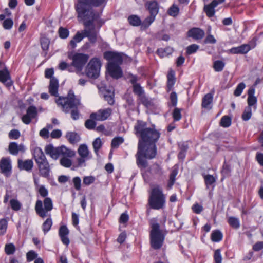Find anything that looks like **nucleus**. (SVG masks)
Wrapping results in <instances>:
<instances>
[{"mask_svg": "<svg viewBox=\"0 0 263 263\" xmlns=\"http://www.w3.org/2000/svg\"><path fill=\"white\" fill-rule=\"evenodd\" d=\"M135 134L139 135L138 143V154L147 155L146 152L151 154V157L154 156L157 149V144L160 137V132L156 128V125L152 124L151 127H147V123L142 120H138L134 126Z\"/></svg>", "mask_w": 263, "mask_h": 263, "instance_id": "obj_1", "label": "nucleus"}, {"mask_svg": "<svg viewBox=\"0 0 263 263\" xmlns=\"http://www.w3.org/2000/svg\"><path fill=\"white\" fill-rule=\"evenodd\" d=\"M108 0H78L74 5L78 17L83 21L85 27H96L94 22L100 18V13L95 12L93 8L103 5L104 7Z\"/></svg>", "mask_w": 263, "mask_h": 263, "instance_id": "obj_2", "label": "nucleus"}, {"mask_svg": "<svg viewBox=\"0 0 263 263\" xmlns=\"http://www.w3.org/2000/svg\"><path fill=\"white\" fill-rule=\"evenodd\" d=\"M103 58L108 61L106 66L105 78L108 80L107 73L114 79L118 80L122 78L123 72L121 65L124 60L131 62L132 59L124 52L116 51H106L103 53Z\"/></svg>", "mask_w": 263, "mask_h": 263, "instance_id": "obj_3", "label": "nucleus"}, {"mask_svg": "<svg viewBox=\"0 0 263 263\" xmlns=\"http://www.w3.org/2000/svg\"><path fill=\"white\" fill-rule=\"evenodd\" d=\"M147 155H141L138 154V149L135 155L136 164L139 168L142 178L145 182H148L151 180L150 175L155 179H159L160 178L163 172L161 166L157 163L155 162L152 165L148 166V160H152L155 158L157 154V149H156V153L154 156L151 157L150 152H146Z\"/></svg>", "mask_w": 263, "mask_h": 263, "instance_id": "obj_4", "label": "nucleus"}, {"mask_svg": "<svg viewBox=\"0 0 263 263\" xmlns=\"http://www.w3.org/2000/svg\"><path fill=\"white\" fill-rule=\"evenodd\" d=\"M33 157L37 163L40 175L45 178L49 176L50 166L42 148L36 147L32 153Z\"/></svg>", "mask_w": 263, "mask_h": 263, "instance_id": "obj_5", "label": "nucleus"}, {"mask_svg": "<svg viewBox=\"0 0 263 263\" xmlns=\"http://www.w3.org/2000/svg\"><path fill=\"white\" fill-rule=\"evenodd\" d=\"M152 230L151 231V245L154 249H160L164 239V236L160 230L159 224L155 219H152L150 222Z\"/></svg>", "mask_w": 263, "mask_h": 263, "instance_id": "obj_6", "label": "nucleus"}, {"mask_svg": "<svg viewBox=\"0 0 263 263\" xmlns=\"http://www.w3.org/2000/svg\"><path fill=\"white\" fill-rule=\"evenodd\" d=\"M68 58L72 60L71 65L74 67L77 71L80 72L82 70L88 61L89 55L88 54L74 52L72 51L68 52Z\"/></svg>", "mask_w": 263, "mask_h": 263, "instance_id": "obj_7", "label": "nucleus"}, {"mask_svg": "<svg viewBox=\"0 0 263 263\" xmlns=\"http://www.w3.org/2000/svg\"><path fill=\"white\" fill-rule=\"evenodd\" d=\"M102 63L99 58L94 57L91 59L85 68V73L89 78L96 79L100 75V69Z\"/></svg>", "mask_w": 263, "mask_h": 263, "instance_id": "obj_8", "label": "nucleus"}, {"mask_svg": "<svg viewBox=\"0 0 263 263\" xmlns=\"http://www.w3.org/2000/svg\"><path fill=\"white\" fill-rule=\"evenodd\" d=\"M64 149L68 151L69 153H72L71 155L69 154V157L74 156V153L64 145L54 147L52 144H49L45 146V153L47 155H49L51 158L54 160H57L61 155L64 156L65 155Z\"/></svg>", "mask_w": 263, "mask_h": 263, "instance_id": "obj_9", "label": "nucleus"}, {"mask_svg": "<svg viewBox=\"0 0 263 263\" xmlns=\"http://www.w3.org/2000/svg\"><path fill=\"white\" fill-rule=\"evenodd\" d=\"M53 208L52 202L50 198H45L44 200V208L43 202L41 200L36 201L35 209L36 213L41 217L46 216V212L50 211Z\"/></svg>", "mask_w": 263, "mask_h": 263, "instance_id": "obj_10", "label": "nucleus"}, {"mask_svg": "<svg viewBox=\"0 0 263 263\" xmlns=\"http://www.w3.org/2000/svg\"><path fill=\"white\" fill-rule=\"evenodd\" d=\"M0 173L9 178L12 173V162L10 157H3L0 160Z\"/></svg>", "mask_w": 263, "mask_h": 263, "instance_id": "obj_11", "label": "nucleus"}, {"mask_svg": "<svg viewBox=\"0 0 263 263\" xmlns=\"http://www.w3.org/2000/svg\"><path fill=\"white\" fill-rule=\"evenodd\" d=\"M232 161V160L231 159L228 160H227L226 158L224 159L222 166L220 171L221 176L220 179L221 182H223L226 178L231 176V173L233 170Z\"/></svg>", "mask_w": 263, "mask_h": 263, "instance_id": "obj_12", "label": "nucleus"}, {"mask_svg": "<svg viewBox=\"0 0 263 263\" xmlns=\"http://www.w3.org/2000/svg\"><path fill=\"white\" fill-rule=\"evenodd\" d=\"M0 82L8 88L13 85L14 81L11 79L10 72L6 66L3 69H0Z\"/></svg>", "mask_w": 263, "mask_h": 263, "instance_id": "obj_13", "label": "nucleus"}, {"mask_svg": "<svg viewBox=\"0 0 263 263\" xmlns=\"http://www.w3.org/2000/svg\"><path fill=\"white\" fill-rule=\"evenodd\" d=\"M69 108H77L80 104V99L77 98L72 89H70L65 97Z\"/></svg>", "mask_w": 263, "mask_h": 263, "instance_id": "obj_14", "label": "nucleus"}, {"mask_svg": "<svg viewBox=\"0 0 263 263\" xmlns=\"http://www.w3.org/2000/svg\"><path fill=\"white\" fill-rule=\"evenodd\" d=\"M145 7L149 12L150 15L156 17L159 12L160 5L157 0L147 1L145 3Z\"/></svg>", "mask_w": 263, "mask_h": 263, "instance_id": "obj_15", "label": "nucleus"}, {"mask_svg": "<svg viewBox=\"0 0 263 263\" xmlns=\"http://www.w3.org/2000/svg\"><path fill=\"white\" fill-rule=\"evenodd\" d=\"M111 109L108 108L105 109H100L98 110V114L97 112H92L90 114V118L98 121H104L108 119L111 114Z\"/></svg>", "mask_w": 263, "mask_h": 263, "instance_id": "obj_16", "label": "nucleus"}, {"mask_svg": "<svg viewBox=\"0 0 263 263\" xmlns=\"http://www.w3.org/2000/svg\"><path fill=\"white\" fill-rule=\"evenodd\" d=\"M187 36L196 40H201L205 35L204 31L199 27H193L187 32Z\"/></svg>", "mask_w": 263, "mask_h": 263, "instance_id": "obj_17", "label": "nucleus"}, {"mask_svg": "<svg viewBox=\"0 0 263 263\" xmlns=\"http://www.w3.org/2000/svg\"><path fill=\"white\" fill-rule=\"evenodd\" d=\"M255 92V91L253 88L249 89L248 90V106L247 107L249 108L253 107L254 110H256L257 106V98L254 96Z\"/></svg>", "mask_w": 263, "mask_h": 263, "instance_id": "obj_18", "label": "nucleus"}, {"mask_svg": "<svg viewBox=\"0 0 263 263\" xmlns=\"http://www.w3.org/2000/svg\"><path fill=\"white\" fill-rule=\"evenodd\" d=\"M33 162L32 159H27L24 161L21 159L17 160V167L20 170L31 172L33 167Z\"/></svg>", "mask_w": 263, "mask_h": 263, "instance_id": "obj_19", "label": "nucleus"}, {"mask_svg": "<svg viewBox=\"0 0 263 263\" xmlns=\"http://www.w3.org/2000/svg\"><path fill=\"white\" fill-rule=\"evenodd\" d=\"M59 87V80L55 77H53L50 79V83L48 87L49 92L50 94L54 97L59 96L58 89Z\"/></svg>", "mask_w": 263, "mask_h": 263, "instance_id": "obj_20", "label": "nucleus"}, {"mask_svg": "<svg viewBox=\"0 0 263 263\" xmlns=\"http://www.w3.org/2000/svg\"><path fill=\"white\" fill-rule=\"evenodd\" d=\"M176 79L175 77V71L170 68L167 74L166 91H170L175 84Z\"/></svg>", "mask_w": 263, "mask_h": 263, "instance_id": "obj_21", "label": "nucleus"}, {"mask_svg": "<svg viewBox=\"0 0 263 263\" xmlns=\"http://www.w3.org/2000/svg\"><path fill=\"white\" fill-rule=\"evenodd\" d=\"M202 176L204 178V183L207 189L211 187L214 189L216 186L217 177L213 175L207 174L205 173H202Z\"/></svg>", "mask_w": 263, "mask_h": 263, "instance_id": "obj_22", "label": "nucleus"}, {"mask_svg": "<svg viewBox=\"0 0 263 263\" xmlns=\"http://www.w3.org/2000/svg\"><path fill=\"white\" fill-rule=\"evenodd\" d=\"M88 30H84L85 32V37H88L89 42L92 44H94L97 40V32L95 30V28L92 27H85Z\"/></svg>", "mask_w": 263, "mask_h": 263, "instance_id": "obj_23", "label": "nucleus"}, {"mask_svg": "<svg viewBox=\"0 0 263 263\" xmlns=\"http://www.w3.org/2000/svg\"><path fill=\"white\" fill-rule=\"evenodd\" d=\"M213 100V93L209 92L204 96L202 99L201 107L203 108L210 109Z\"/></svg>", "mask_w": 263, "mask_h": 263, "instance_id": "obj_24", "label": "nucleus"}, {"mask_svg": "<svg viewBox=\"0 0 263 263\" xmlns=\"http://www.w3.org/2000/svg\"><path fill=\"white\" fill-rule=\"evenodd\" d=\"M39 41L42 50H49L50 39L47 37L46 33H40Z\"/></svg>", "mask_w": 263, "mask_h": 263, "instance_id": "obj_25", "label": "nucleus"}, {"mask_svg": "<svg viewBox=\"0 0 263 263\" xmlns=\"http://www.w3.org/2000/svg\"><path fill=\"white\" fill-rule=\"evenodd\" d=\"M148 203L154 209L162 208L165 204L164 198H149Z\"/></svg>", "mask_w": 263, "mask_h": 263, "instance_id": "obj_26", "label": "nucleus"}, {"mask_svg": "<svg viewBox=\"0 0 263 263\" xmlns=\"http://www.w3.org/2000/svg\"><path fill=\"white\" fill-rule=\"evenodd\" d=\"M216 7L212 2L208 4L204 5L203 11L209 18H211L215 16L216 13L215 8Z\"/></svg>", "mask_w": 263, "mask_h": 263, "instance_id": "obj_27", "label": "nucleus"}, {"mask_svg": "<svg viewBox=\"0 0 263 263\" xmlns=\"http://www.w3.org/2000/svg\"><path fill=\"white\" fill-rule=\"evenodd\" d=\"M69 233V231L66 226H62L59 230V235L61 237L62 242L68 245L69 243V240L67 235Z\"/></svg>", "mask_w": 263, "mask_h": 263, "instance_id": "obj_28", "label": "nucleus"}, {"mask_svg": "<svg viewBox=\"0 0 263 263\" xmlns=\"http://www.w3.org/2000/svg\"><path fill=\"white\" fill-rule=\"evenodd\" d=\"M59 98L55 99V102L58 106H61L63 108V111L67 114L69 111V106L67 105V101L65 99V97L63 96H58Z\"/></svg>", "mask_w": 263, "mask_h": 263, "instance_id": "obj_29", "label": "nucleus"}, {"mask_svg": "<svg viewBox=\"0 0 263 263\" xmlns=\"http://www.w3.org/2000/svg\"><path fill=\"white\" fill-rule=\"evenodd\" d=\"M66 137L71 144H75L81 139L80 135L76 132H67Z\"/></svg>", "mask_w": 263, "mask_h": 263, "instance_id": "obj_30", "label": "nucleus"}, {"mask_svg": "<svg viewBox=\"0 0 263 263\" xmlns=\"http://www.w3.org/2000/svg\"><path fill=\"white\" fill-rule=\"evenodd\" d=\"M129 24L134 27H139L141 25V19L140 17L136 14H132L128 17Z\"/></svg>", "mask_w": 263, "mask_h": 263, "instance_id": "obj_31", "label": "nucleus"}, {"mask_svg": "<svg viewBox=\"0 0 263 263\" xmlns=\"http://www.w3.org/2000/svg\"><path fill=\"white\" fill-rule=\"evenodd\" d=\"M149 197H165V195L162 189L159 185H156L152 189Z\"/></svg>", "mask_w": 263, "mask_h": 263, "instance_id": "obj_32", "label": "nucleus"}, {"mask_svg": "<svg viewBox=\"0 0 263 263\" xmlns=\"http://www.w3.org/2000/svg\"><path fill=\"white\" fill-rule=\"evenodd\" d=\"M155 16L149 15L147 16L143 21L141 20V25L140 26L141 30L147 29L155 20Z\"/></svg>", "mask_w": 263, "mask_h": 263, "instance_id": "obj_33", "label": "nucleus"}, {"mask_svg": "<svg viewBox=\"0 0 263 263\" xmlns=\"http://www.w3.org/2000/svg\"><path fill=\"white\" fill-rule=\"evenodd\" d=\"M173 49L170 47H165V48H158L156 53L161 58H164L165 56L168 55L172 54Z\"/></svg>", "mask_w": 263, "mask_h": 263, "instance_id": "obj_34", "label": "nucleus"}, {"mask_svg": "<svg viewBox=\"0 0 263 263\" xmlns=\"http://www.w3.org/2000/svg\"><path fill=\"white\" fill-rule=\"evenodd\" d=\"M232 117L228 115L223 116L220 119L219 125L223 128H228L232 124Z\"/></svg>", "mask_w": 263, "mask_h": 263, "instance_id": "obj_35", "label": "nucleus"}, {"mask_svg": "<svg viewBox=\"0 0 263 263\" xmlns=\"http://www.w3.org/2000/svg\"><path fill=\"white\" fill-rule=\"evenodd\" d=\"M78 153L80 156H84L89 158V151L86 144H81L78 149Z\"/></svg>", "mask_w": 263, "mask_h": 263, "instance_id": "obj_36", "label": "nucleus"}, {"mask_svg": "<svg viewBox=\"0 0 263 263\" xmlns=\"http://www.w3.org/2000/svg\"><path fill=\"white\" fill-rule=\"evenodd\" d=\"M226 63L220 60H216L213 62V67L216 72L222 71L225 67Z\"/></svg>", "mask_w": 263, "mask_h": 263, "instance_id": "obj_37", "label": "nucleus"}, {"mask_svg": "<svg viewBox=\"0 0 263 263\" xmlns=\"http://www.w3.org/2000/svg\"><path fill=\"white\" fill-rule=\"evenodd\" d=\"M180 9L175 4H173L167 10V13L168 15L176 17L179 13Z\"/></svg>", "mask_w": 263, "mask_h": 263, "instance_id": "obj_38", "label": "nucleus"}, {"mask_svg": "<svg viewBox=\"0 0 263 263\" xmlns=\"http://www.w3.org/2000/svg\"><path fill=\"white\" fill-rule=\"evenodd\" d=\"M103 143L100 137L96 138L92 142V146L95 154L98 156L99 151L102 147Z\"/></svg>", "mask_w": 263, "mask_h": 263, "instance_id": "obj_39", "label": "nucleus"}, {"mask_svg": "<svg viewBox=\"0 0 263 263\" xmlns=\"http://www.w3.org/2000/svg\"><path fill=\"white\" fill-rule=\"evenodd\" d=\"M58 33L60 39L65 40L68 38L70 32L67 28L60 26L58 29Z\"/></svg>", "mask_w": 263, "mask_h": 263, "instance_id": "obj_40", "label": "nucleus"}, {"mask_svg": "<svg viewBox=\"0 0 263 263\" xmlns=\"http://www.w3.org/2000/svg\"><path fill=\"white\" fill-rule=\"evenodd\" d=\"M18 143L16 142H10L8 146V151L12 155L18 154Z\"/></svg>", "mask_w": 263, "mask_h": 263, "instance_id": "obj_41", "label": "nucleus"}, {"mask_svg": "<svg viewBox=\"0 0 263 263\" xmlns=\"http://www.w3.org/2000/svg\"><path fill=\"white\" fill-rule=\"evenodd\" d=\"M124 141V139L122 137L116 136L114 137L111 142V149L118 148L120 144L123 143Z\"/></svg>", "mask_w": 263, "mask_h": 263, "instance_id": "obj_42", "label": "nucleus"}, {"mask_svg": "<svg viewBox=\"0 0 263 263\" xmlns=\"http://www.w3.org/2000/svg\"><path fill=\"white\" fill-rule=\"evenodd\" d=\"M26 114L32 119H34L37 116V109L35 106H29L26 110Z\"/></svg>", "mask_w": 263, "mask_h": 263, "instance_id": "obj_43", "label": "nucleus"}, {"mask_svg": "<svg viewBox=\"0 0 263 263\" xmlns=\"http://www.w3.org/2000/svg\"><path fill=\"white\" fill-rule=\"evenodd\" d=\"M182 108L175 107L172 112V117L174 122L179 121L182 118L181 110Z\"/></svg>", "mask_w": 263, "mask_h": 263, "instance_id": "obj_44", "label": "nucleus"}, {"mask_svg": "<svg viewBox=\"0 0 263 263\" xmlns=\"http://www.w3.org/2000/svg\"><path fill=\"white\" fill-rule=\"evenodd\" d=\"M252 115V108H249L248 107H246L242 114L241 118L243 121H247L251 119Z\"/></svg>", "mask_w": 263, "mask_h": 263, "instance_id": "obj_45", "label": "nucleus"}, {"mask_svg": "<svg viewBox=\"0 0 263 263\" xmlns=\"http://www.w3.org/2000/svg\"><path fill=\"white\" fill-rule=\"evenodd\" d=\"M199 48V46L196 44H193L187 46L186 48V54L191 55L196 53Z\"/></svg>", "mask_w": 263, "mask_h": 263, "instance_id": "obj_46", "label": "nucleus"}, {"mask_svg": "<svg viewBox=\"0 0 263 263\" xmlns=\"http://www.w3.org/2000/svg\"><path fill=\"white\" fill-rule=\"evenodd\" d=\"M97 120L90 118L87 119L85 122V126L86 128L89 130L94 129L96 128L97 125Z\"/></svg>", "mask_w": 263, "mask_h": 263, "instance_id": "obj_47", "label": "nucleus"}, {"mask_svg": "<svg viewBox=\"0 0 263 263\" xmlns=\"http://www.w3.org/2000/svg\"><path fill=\"white\" fill-rule=\"evenodd\" d=\"M245 87L246 84L244 82L239 83L234 91V95L236 97L240 96Z\"/></svg>", "mask_w": 263, "mask_h": 263, "instance_id": "obj_48", "label": "nucleus"}, {"mask_svg": "<svg viewBox=\"0 0 263 263\" xmlns=\"http://www.w3.org/2000/svg\"><path fill=\"white\" fill-rule=\"evenodd\" d=\"M60 163L62 166L69 168L72 165V161L70 159L66 157H63L60 159Z\"/></svg>", "mask_w": 263, "mask_h": 263, "instance_id": "obj_49", "label": "nucleus"}, {"mask_svg": "<svg viewBox=\"0 0 263 263\" xmlns=\"http://www.w3.org/2000/svg\"><path fill=\"white\" fill-rule=\"evenodd\" d=\"M222 238V234L220 231L218 230L214 231L211 234V239L213 241L218 242Z\"/></svg>", "mask_w": 263, "mask_h": 263, "instance_id": "obj_50", "label": "nucleus"}, {"mask_svg": "<svg viewBox=\"0 0 263 263\" xmlns=\"http://www.w3.org/2000/svg\"><path fill=\"white\" fill-rule=\"evenodd\" d=\"M52 225V221L50 218H47L42 225L43 231L44 234L48 232L51 229Z\"/></svg>", "mask_w": 263, "mask_h": 263, "instance_id": "obj_51", "label": "nucleus"}, {"mask_svg": "<svg viewBox=\"0 0 263 263\" xmlns=\"http://www.w3.org/2000/svg\"><path fill=\"white\" fill-rule=\"evenodd\" d=\"M72 182L73 187L76 191H80L81 189V179L79 176H76L73 178Z\"/></svg>", "mask_w": 263, "mask_h": 263, "instance_id": "obj_52", "label": "nucleus"}, {"mask_svg": "<svg viewBox=\"0 0 263 263\" xmlns=\"http://www.w3.org/2000/svg\"><path fill=\"white\" fill-rule=\"evenodd\" d=\"M3 28L6 30H10L13 25L14 22L12 18H5V20H3Z\"/></svg>", "mask_w": 263, "mask_h": 263, "instance_id": "obj_53", "label": "nucleus"}, {"mask_svg": "<svg viewBox=\"0 0 263 263\" xmlns=\"http://www.w3.org/2000/svg\"><path fill=\"white\" fill-rule=\"evenodd\" d=\"M123 98H124V99H125L126 100V102L127 103V104H128V105L129 107L134 106V105H135L134 100L133 97L132 95L131 94V93L126 92L124 95Z\"/></svg>", "mask_w": 263, "mask_h": 263, "instance_id": "obj_54", "label": "nucleus"}, {"mask_svg": "<svg viewBox=\"0 0 263 263\" xmlns=\"http://www.w3.org/2000/svg\"><path fill=\"white\" fill-rule=\"evenodd\" d=\"M133 92L138 96H141L144 93V90L140 83L133 85Z\"/></svg>", "mask_w": 263, "mask_h": 263, "instance_id": "obj_55", "label": "nucleus"}, {"mask_svg": "<svg viewBox=\"0 0 263 263\" xmlns=\"http://www.w3.org/2000/svg\"><path fill=\"white\" fill-rule=\"evenodd\" d=\"M21 136V133L18 129H13L9 133V138L10 139H18Z\"/></svg>", "mask_w": 263, "mask_h": 263, "instance_id": "obj_56", "label": "nucleus"}, {"mask_svg": "<svg viewBox=\"0 0 263 263\" xmlns=\"http://www.w3.org/2000/svg\"><path fill=\"white\" fill-rule=\"evenodd\" d=\"M95 177L93 176H84L83 179V184L84 185H89L95 181Z\"/></svg>", "mask_w": 263, "mask_h": 263, "instance_id": "obj_57", "label": "nucleus"}, {"mask_svg": "<svg viewBox=\"0 0 263 263\" xmlns=\"http://www.w3.org/2000/svg\"><path fill=\"white\" fill-rule=\"evenodd\" d=\"M228 222L230 225L234 228L237 229L239 227V220L235 217H230Z\"/></svg>", "mask_w": 263, "mask_h": 263, "instance_id": "obj_58", "label": "nucleus"}, {"mask_svg": "<svg viewBox=\"0 0 263 263\" xmlns=\"http://www.w3.org/2000/svg\"><path fill=\"white\" fill-rule=\"evenodd\" d=\"M5 250L7 254H13L15 252V247L13 243L7 244L5 246Z\"/></svg>", "mask_w": 263, "mask_h": 263, "instance_id": "obj_59", "label": "nucleus"}, {"mask_svg": "<svg viewBox=\"0 0 263 263\" xmlns=\"http://www.w3.org/2000/svg\"><path fill=\"white\" fill-rule=\"evenodd\" d=\"M10 203L11 208L15 211H18L21 208V204L17 200L15 199H11L10 201Z\"/></svg>", "mask_w": 263, "mask_h": 263, "instance_id": "obj_60", "label": "nucleus"}, {"mask_svg": "<svg viewBox=\"0 0 263 263\" xmlns=\"http://www.w3.org/2000/svg\"><path fill=\"white\" fill-rule=\"evenodd\" d=\"M85 37V32L84 31V32H80V31H78L74 36L73 37L72 39H73L77 43L80 42Z\"/></svg>", "mask_w": 263, "mask_h": 263, "instance_id": "obj_61", "label": "nucleus"}, {"mask_svg": "<svg viewBox=\"0 0 263 263\" xmlns=\"http://www.w3.org/2000/svg\"><path fill=\"white\" fill-rule=\"evenodd\" d=\"M170 99L172 106L176 107L177 104L178 97L177 94L175 91H172L170 96Z\"/></svg>", "mask_w": 263, "mask_h": 263, "instance_id": "obj_62", "label": "nucleus"}, {"mask_svg": "<svg viewBox=\"0 0 263 263\" xmlns=\"http://www.w3.org/2000/svg\"><path fill=\"white\" fill-rule=\"evenodd\" d=\"M7 228V221L5 219L0 220V234L3 235Z\"/></svg>", "mask_w": 263, "mask_h": 263, "instance_id": "obj_63", "label": "nucleus"}, {"mask_svg": "<svg viewBox=\"0 0 263 263\" xmlns=\"http://www.w3.org/2000/svg\"><path fill=\"white\" fill-rule=\"evenodd\" d=\"M239 53L241 54H245L247 53L250 50L251 48L249 46V45H247V44H242L239 46Z\"/></svg>", "mask_w": 263, "mask_h": 263, "instance_id": "obj_64", "label": "nucleus"}]
</instances>
